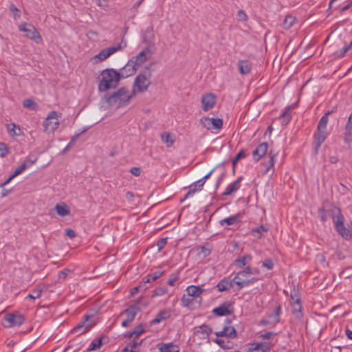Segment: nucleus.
<instances>
[{"label": "nucleus", "instance_id": "57", "mask_svg": "<svg viewBox=\"0 0 352 352\" xmlns=\"http://www.w3.org/2000/svg\"><path fill=\"white\" fill-rule=\"evenodd\" d=\"M190 296H188V295L186 296V295H184L182 297V299H181V301H182V303L184 306L185 307H188L190 305V304L191 303L192 300L190 299L189 298Z\"/></svg>", "mask_w": 352, "mask_h": 352}, {"label": "nucleus", "instance_id": "23", "mask_svg": "<svg viewBox=\"0 0 352 352\" xmlns=\"http://www.w3.org/2000/svg\"><path fill=\"white\" fill-rule=\"evenodd\" d=\"M148 52V49L146 48L140 52L135 57L132 58L133 59V61H135L138 67L144 63L148 58V56H147Z\"/></svg>", "mask_w": 352, "mask_h": 352}, {"label": "nucleus", "instance_id": "48", "mask_svg": "<svg viewBox=\"0 0 352 352\" xmlns=\"http://www.w3.org/2000/svg\"><path fill=\"white\" fill-rule=\"evenodd\" d=\"M141 342L138 343L135 341L132 342L128 346L125 347L122 352H136L134 349H135L138 345L140 344Z\"/></svg>", "mask_w": 352, "mask_h": 352}, {"label": "nucleus", "instance_id": "62", "mask_svg": "<svg viewBox=\"0 0 352 352\" xmlns=\"http://www.w3.org/2000/svg\"><path fill=\"white\" fill-rule=\"evenodd\" d=\"M275 335V333H274L273 332H266L265 333H263L261 334L259 338H261L263 339H267V340H270L272 338H273V336Z\"/></svg>", "mask_w": 352, "mask_h": 352}, {"label": "nucleus", "instance_id": "54", "mask_svg": "<svg viewBox=\"0 0 352 352\" xmlns=\"http://www.w3.org/2000/svg\"><path fill=\"white\" fill-rule=\"evenodd\" d=\"M87 131V129H84L80 133L75 134L69 143V146H72L74 142L79 138L80 135Z\"/></svg>", "mask_w": 352, "mask_h": 352}, {"label": "nucleus", "instance_id": "14", "mask_svg": "<svg viewBox=\"0 0 352 352\" xmlns=\"http://www.w3.org/2000/svg\"><path fill=\"white\" fill-rule=\"evenodd\" d=\"M135 61L133 59H131L126 65L121 69V77H128L132 76L138 69Z\"/></svg>", "mask_w": 352, "mask_h": 352}, {"label": "nucleus", "instance_id": "4", "mask_svg": "<svg viewBox=\"0 0 352 352\" xmlns=\"http://www.w3.org/2000/svg\"><path fill=\"white\" fill-rule=\"evenodd\" d=\"M330 212L337 232L342 237H346L348 236V230L344 225V217L342 214L340 208L333 207L331 209Z\"/></svg>", "mask_w": 352, "mask_h": 352}, {"label": "nucleus", "instance_id": "37", "mask_svg": "<svg viewBox=\"0 0 352 352\" xmlns=\"http://www.w3.org/2000/svg\"><path fill=\"white\" fill-rule=\"evenodd\" d=\"M163 272L161 271H156L153 272L152 274L147 275L145 278H144V281L145 283H151L155 281L158 278H160L162 275Z\"/></svg>", "mask_w": 352, "mask_h": 352}, {"label": "nucleus", "instance_id": "42", "mask_svg": "<svg viewBox=\"0 0 352 352\" xmlns=\"http://www.w3.org/2000/svg\"><path fill=\"white\" fill-rule=\"evenodd\" d=\"M331 210L326 211L323 208L318 209V217L322 222H325L327 220L328 215H331Z\"/></svg>", "mask_w": 352, "mask_h": 352}, {"label": "nucleus", "instance_id": "33", "mask_svg": "<svg viewBox=\"0 0 352 352\" xmlns=\"http://www.w3.org/2000/svg\"><path fill=\"white\" fill-rule=\"evenodd\" d=\"M143 40L145 43H151L153 42L154 40V33L153 28H148L145 31V33L143 36Z\"/></svg>", "mask_w": 352, "mask_h": 352}, {"label": "nucleus", "instance_id": "12", "mask_svg": "<svg viewBox=\"0 0 352 352\" xmlns=\"http://www.w3.org/2000/svg\"><path fill=\"white\" fill-rule=\"evenodd\" d=\"M272 344L270 342H254L249 344L250 352H267L270 349Z\"/></svg>", "mask_w": 352, "mask_h": 352}, {"label": "nucleus", "instance_id": "9", "mask_svg": "<svg viewBox=\"0 0 352 352\" xmlns=\"http://www.w3.org/2000/svg\"><path fill=\"white\" fill-rule=\"evenodd\" d=\"M123 49L121 43L116 45H113L109 47L103 49L97 55L94 56V58L98 59L100 61L104 60L113 54Z\"/></svg>", "mask_w": 352, "mask_h": 352}, {"label": "nucleus", "instance_id": "58", "mask_svg": "<svg viewBox=\"0 0 352 352\" xmlns=\"http://www.w3.org/2000/svg\"><path fill=\"white\" fill-rule=\"evenodd\" d=\"M16 125L14 124H7V129L11 135H17L18 133L15 131Z\"/></svg>", "mask_w": 352, "mask_h": 352}, {"label": "nucleus", "instance_id": "25", "mask_svg": "<svg viewBox=\"0 0 352 352\" xmlns=\"http://www.w3.org/2000/svg\"><path fill=\"white\" fill-rule=\"evenodd\" d=\"M186 292L188 296L196 297L204 292V289L201 286L190 285L186 288Z\"/></svg>", "mask_w": 352, "mask_h": 352}, {"label": "nucleus", "instance_id": "1", "mask_svg": "<svg viewBox=\"0 0 352 352\" xmlns=\"http://www.w3.org/2000/svg\"><path fill=\"white\" fill-rule=\"evenodd\" d=\"M135 96V91L130 92L126 87H121L113 94L104 96V100L109 106L120 108L128 104L129 100Z\"/></svg>", "mask_w": 352, "mask_h": 352}, {"label": "nucleus", "instance_id": "24", "mask_svg": "<svg viewBox=\"0 0 352 352\" xmlns=\"http://www.w3.org/2000/svg\"><path fill=\"white\" fill-rule=\"evenodd\" d=\"M28 168L27 162H23L19 167H17L14 173L2 184V186L8 184L13 178L21 174L23 170H25Z\"/></svg>", "mask_w": 352, "mask_h": 352}, {"label": "nucleus", "instance_id": "41", "mask_svg": "<svg viewBox=\"0 0 352 352\" xmlns=\"http://www.w3.org/2000/svg\"><path fill=\"white\" fill-rule=\"evenodd\" d=\"M23 106L26 108H28V109H30L32 110H37L38 107L37 103L31 99L25 100L23 101Z\"/></svg>", "mask_w": 352, "mask_h": 352}, {"label": "nucleus", "instance_id": "32", "mask_svg": "<svg viewBox=\"0 0 352 352\" xmlns=\"http://www.w3.org/2000/svg\"><path fill=\"white\" fill-rule=\"evenodd\" d=\"M55 209L56 210V212L62 217L68 215L69 214V209L68 206L65 204H63L61 205L56 204L55 206Z\"/></svg>", "mask_w": 352, "mask_h": 352}, {"label": "nucleus", "instance_id": "10", "mask_svg": "<svg viewBox=\"0 0 352 352\" xmlns=\"http://www.w3.org/2000/svg\"><path fill=\"white\" fill-rule=\"evenodd\" d=\"M58 124L57 113L54 111H51L44 122L45 130L53 131L58 127Z\"/></svg>", "mask_w": 352, "mask_h": 352}, {"label": "nucleus", "instance_id": "39", "mask_svg": "<svg viewBox=\"0 0 352 352\" xmlns=\"http://www.w3.org/2000/svg\"><path fill=\"white\" fill-rule=\"evenodd\" d=\"M161 138L168 147L171 146L175 141L174 138L169 133L162 134Z\"/></svg>", "mask_w": 352, "mask_h": 352}, {"label": "nucleus", "instance_id": "19", "mask_svg": "<svg viewBox=\"0 0 352 352\" xmlns=\"http://www.w3.org/2000/svg\"><path fill=\"white\" fill-rule=\"evenodd\" d=\"M139 311H140V307L138 304H133L127 308L124 313L126 315V319L132 322Z\"/></svg>", "mask_w": 352, "mask_h": 352}, {"label": "nucleus", "instance_id": "5", "mask_svg": "<svg viewBox=\"0 0 352 352\" xmlns=\"http://www.w3.org/2000/svg\"><path fill=\"white\" fill-rule=\"evenodd\" d=\"M151 72L149 69H145L137 76L135 79L134 85L137 87L139 92H144L148 89L151 84Z\"/></svg>", "mask_w": 352, "mask_h": 352}, {"label": "nucleus", "instance_id": "44", "mask_svg": "<svg viewBox=\"0 0 352 352\" xmlns=\"http://www.w3.org/2000/svg\"><path fill=\"white\" fill-rule=\"evenodd\" d=\"M274 157H275V155L272 154V152L270 151V160L267 162V168L265 170V173L270 172V170L273 168V166L274 165Z\"/></svg>", "mask_w": 352, "mask_h": 352}, {"label": "nucleus", "instance_id": "47", "mask_svg": "<svg viewBox=\"0 0 352 352\" xmlns=\"http://www.w3.org/2000/svg\"><path fill=\"white\" fill-rule=\"evenodd\" d=\"M198 331L208 336L212 333V328L207 324H202Z\"/></svg>", "mask_w": 352, "mask_h": 352}, {"label": "nucleus", "instance_id": "46", "mask_svg": "<svg viewBox=\"0 0 352 352\" xmlns=\"http://www.w3.org/2000/svg\"><path fill=\"white\" fill-rule=\"evenodd\" d=\"M247 278V274L243 271H240L236 273L235 277L233 278V282L236 284V281H242Z\"/></svg>", "mask_w": 352, "mask_h": 352}, {"label": "nucleus", "instance_id": "49", "mask_svg": "<svg viewBox=\"0 0 352 352\" xmlns=\"http://www.w3.org/2000/svg\"><path fill=\"white\" fill-rule=\"evenodd\" d=\"M42 290L39 288H36L34 290H32V293L28 294V298H30L31 299H36L38 298L41 296Z\"/></svg>", "mask_w": 352, "mask_h": 352}, {"label": "nucleus", "instance_id": "56", "mask_svg": "<svg viewBox=\"0 0 352 352\" xmlns=\"http://www.w3.org/2000/svg\"><path fill=\"white\" fill-rule=\"evenodd\" d=\"M262 266L268 270H271L274 267V262L272 259H267L263 263Z\"/></svg>", "mask_w": 352, "mask_h": 352}, {"label": "nucleus", "instance_id": "50", "mask_svg": "<svg viewBox=\"0 0 352 352\" xmlns=\"http://www.w3.org/2000/svg\"><path fill=\"white\" fill-rule=\"evenodd\" d=\"M214 342L217 344H218L221 348L230 349V346H229L230 342L229 341H226L224 339L216 338L214 340Z\"/></svg>", "mask_w": 352, "mask_h": 352}, {"label": "nucleus", "instance_id": "6", "mask_svg": "<svg viewBox=\"0 0 352 352\" xmlns=\"http://www.w3.org/2000/svg\"><path fill=\"white\" fill-rule=\"evenodd\" d=\"M94 324L93 316L85 315L82 320L74 327L72 331L77 335H80L87 332Z\"/></svg>", "mask_w": 352, "mask_h": 352}, {"label": "nucleus", "instance_id": "11", "mask_svg": "<svg viewBox=\"0 0 352 352\" xmlns=\"http://www.w3.org/2000/svg\"><path fill=\"white\" fill-rule=\"evenodd\" d=\"M201 124L208 129H220L223 126V120L220 118L204 117L200 120Z\"/></svg>", "mask_w": 352, "mask_h": 352}, {"label": "nucleus", "instance_id": "53", "mask_svg": "<svg viewBox=\"0 0 352 352\" xmlns=\"http://www.w3.org/2000/svg\"><path fill=\"white\" fill-rule=\"evenodd\" d=\"M135 304H138L141 309L142 307H146L148 305V300L147 299L140 298L137 300Z\"/></svg>", "mask_w": 352, "mask_h": 352}, {"label": "nucleus", "instance_id": "30", "mask_svg": "<svg viewBox=\"0 0 352 352\" xmlns=\"http://www.w3.org/2000/svg\"><path fill=\"white\" fill-rule=\"evenodd\" d=\"M252 260V256L250 254L244 255L235 261L236 266L242 268L245 266Z\"/></svg>", "mask_w": 352, "mask_h": 352}, {"label": "nucleus", "instance_id": "36", "mask_svg": "<svg viewBox=\"0 0 352 352\" xmlns=\"http://www.w3.org/2000/svg\"><path fill=\"white\" fill-rule=\"evenodd\" d=\"M144 331V329L143 326L142 324H140L137 326L133 331L128 333V334L126 335V336L129 338H132L134 336V338H136L140 335H141Z\"/></svg>", "mask_w": 352, "mask_h": 352}, {"label": "nucleus", "instance_id": "22", "mask_svg": "<svg viewBox=\"0 0 352 352\" xmlns=\"http://www.w3.org/2000/svg\"><path fill=\"white\" fill-rule=\"evenodd\" d=\"M212 313L217 316H223L230 314L232 311L229 309L227 303H223L221 306L214 308L212 310Z\"/></svg>", "mask_w": 352, "mask_h": 352}, {"label": "nucleus", "instance_id": "38", "mask_svg": "<svg viewBox=\"0 0 352 352\" xmlns=\"http://www.w3.org/2000/svg\"><path fill=\"white\" fill-rule=\"evenodd\" d=\"M352 135V113L349 116L348 122L345 126V139L350 138Z\"/></svg>", "mask_w": 352, "mask_h": 352}, {"label": "nucleus", "instance_id": "18", "mask_svg": "<svg viewBox=\"0 0 352 352\" xmlns=\"http://www.w3.org/2000/svg\"><path fill=\"white\" fill-rule=\"evenodd\" d=\"M292 299L293 300V301H291V305L292 307V311L296 318L300 319L302 317L300 300L299 298L294 300L293 296H292Z\"/></svg>", "mask_w": 352, "mask_h": 352}, {"label": "nucleus", "instance_id": "2", "mask_svg": "<svg viewBox=\"0 0 352 352\" xmlns=\"http://www.w3.org/2000/svg\"><path fill=\"white\" fill-rule=\"evenodd\" d=\"M121 78L120 72L113 69H106L103 70L100 75V82L98 90L100 91H106L107 90L115 88Z\"/></svg>", "mask_w": 352, "mask_h": 352}, {"label": "nucleus", "instance_id": "28", "mask_svg": "<svg viewBox=\"0 0 352 352\" xmlns=\"http://www.w3.org/2000/svg\"><path fill=\"white\" fill-rule=\"evenodd\" d=\"M233 283V280L229 281L226 279H223L217 284V287L219 292L227 291L232 287Z\"/></svg>", "mask_w": 352, "mask_h": 352}, {"label": "nucleus", "instance_id": "64", "mask_svg": "<svg viewBox=\"0 0 352 352\" xmlns=\"http://www.w3.org/2000/svg\"><path fill=\"white\" fill-rule=\"evenodd\" d=\"M130 173L135 176H139L141 173V170L138 167H133L131 168Z\"/></svg>", "mask_w": 352, "mask_h": 352}, {"label": "nucleus", "instance_id": "16", "mask_svg": "<svg viewBox=\"0 0 352 352\" xmlns=\"http://www.w3.org/2000/svg\"><path fill=\"white\" fill-rule=\"evenodd\" d=\"M252 63L249 60H239L238 61V68L242 75L249 74L252 69Z\"/></svg>", "mask_w": 352, "mask_h": 352}, {"label": "nucleus", "instance_id": "21", "mask_svg": "<svg viewBox=\"0 0 352 352\" xmlns=\"http://www.w3.org/2000/svg\"><path fill=\"white\" fill-rule=\"evenodd\" d=\"M242 179V177H240L236 181L230 184L226 188V191L223 193V195L228 196L235 192L240 188V182Z\"/></svg>", "mask_w": 352, "mask_h": 352}, {"label": "nucleus", "instance_id": "63", "mask_svg": "<svg viewBox=\"0 0 352 352\" xmlns=\"http://www.w3.org/2000/svg\"><path fill=\"white\" fill-rule=\"evenodd\" d=\"M237 16L239 19L242 21H246L248 19L246 14L241 10L238 11Z\"/></svg>", "mask_w": 352, "mask_h": 352}, {"label": "nucleus", "instance_id": "15", "mask_svg": "<svg viewBox=\"0 0 352 352\" xmlns=\"http://www.w3.org/2000/svg\"><path fill=\"white\" fill-rule=\"evenodd\" d=\"M214 333L217 337L234 338L237 336L236 329L231 326L225 327L222 331H217Z\"/></svg>", "mask_w": 352, "mask_h": 352}, {"label": "nucleus", "instance_id": "29", "mask_svg": "<svg viewBox=\"0 0 352 352\" xmlns=\"http://www.w3.org/2000/svg\"><path fill=\"white\" fill-rule=\"evenodd\" d=\"M204 184L202 182H199V180L194 183L192 186H190V189L185 195L184 199H187L189 196L192 195L197 191L201 190Z\"/></svg>", "mask_w": 352, "mask_h": 352}, {"label": "nucleus", "instance_id": "45", "mask_svg": "<svg viewBox=\"0 0 352 352\" xmlns=\"http://www.w3.org/2000/svg\"><path fill=\"white\" fill-rule=\"evenodd\" d=\"M167 293V288L165 287H159L155 289L153 292V294L151 295L152 298H154L157 296H162Z\"/></svg>", "mask_w": 352, "mask_h": 352}, {"label": "nucleus", "instance_id": "35", "mask_svg": "<svg viewBox=\"0 0 352 352\" xmlns=\"http://www.w3.org/2000/svg\"><path fill=\"white\" fill-rule=\"evenodd\" d=\"M258 278H252L248 279L246 278L245 280L242 281H236V285L239 287V289H241V288L248 286L250 284L254 283L255 281H257Z\"/></svg>", "mask_w": 352, "mask_h": 352}, {"label": "nucleus", "instance_id": "52", "mask_svg": "<svg viewBox=\"0 0 352 352\" xmlns=\"http://www.w3.org/2000/svg\"><path fill=\"white\" fill-rule=\"evenodd\" d=\"M267 231V228H266L265 226H261L260 227L258 228H256L255 229H253L252 230V232L253 233H258L259 235L258 236V238H261V236H262V234L263 232H266Z\"/></svg>", "mask_w": 352, "mask_h": 352}, {"label": "nucleus", "instance_id": "27", "mask_svg": "<svg viewBox=\"0 0 352 352\" xmlns=\"http://www.w3.org/2000/svg\"><path fill=\"white\" fill-rule=\"evenodd\" d=\"M159 350L160 352H179L178 347L171 342L160 344Z\"/></svg>", "mask_w": 352, "mask_h": 352}, {"label": "nucleus", "instance_id": "34", "mask_svg": "<svg viewBox=\"0 0 352 352\" xmlns=\"http://www.w3.org/2000/svg\"><path fill=\"white\" fill-rule=\"evenodd\" d=\"M295 21V16L291 14H287L283 22V28L286 30L289 29L293 25Z\"/></svg>", "mask_w": 352, "mask_h": 352}, {"label": "nucleus", "instance_id": "59", "mask_svg": "<svg viewBox=\"0 0 352 352\" xmlns=\"http://www.w3.org/2000/svg\"><path fill=\"white\" fill-rule=\"evenodd\" d=\"M8 148L6 144L0 143V157H4L8 153Z\"/></svg>", "mask_w": 352, "mask_h": 352}, {"label": "nucleus", "instance_id": "8", "mask_svg": "<svg viewBox=\"0 0 352 352\" xmlns=\"http://www.w3.org/2000/svg\"><path fill=\"white\" fill-rule=\"evenodd\" d=\"M24 322V317L19 313L8 314L3 318V324L6 327L21 325Z\"/></svg>", "mask_w": 352, "mask_h": 352}, {"label": "nucleus", "instance_id": "3", "mask_svg": "<svg viewBox=\"0 0 352 352\" xmlns=\"http://www.w3.org/2000/svg\"><path fill=\"white\" fill-rule=\"evenodd\" d=\"M333 111V110H331L325 113L318 122L317 132L314 134V144L316 152L327 136V126L329 120L328 116L332 113Z\"/></svg>", "mask_w": 352, "mask_h": 352}, {"label": "nucleus", "instance_id": "17", "mask_svg": "<svg viewBox=\"0 0 352 352\" xmlns=\"http://www.w3.org/2000/svg\"><path fill=\"white\" fill-rule=\"evenodd\" d=\"M281 313V307L280 305H277L273 313L269 315V320H262V323L268 324V323H274L276 324L280 321L279 316Z\"/></svg>", "mask_w": 352, "mask_h": 352}, {"label": "nucleus", "instance_id": "61", "mask_svg": "<svg viewBox=\"0 0 352 352\" xmlns=\"http://www.w3.org/2000/svg\"><path fill=\"white\" fill-rule=\"evenodd\" d=\"M10 9L13 12V15H14V19L19 18V16H20V14H19L20 11H19V10L17 8H16L14 5H11Z\"/></svg>", "mask_w": 352, "mask_h": 352}, {"label": "nucleus", "instance_id": "20", "mask_svg": "<svg viewBox=\"0 0 352 352\" xmlns=\"http://www.w3.org/2000/svg\"><path fill=\"white\" fill-rule=\"evenodd\" d=\"M268 145L265 142L260 144L257 148L252 152L253 156H258L256 161H258L263 156H264L267 151Z\"/></svg>", "mask_w": 352, "mask_h": 352}, {"label": "nucleus", "instance_id": "26", "mask_svg": "<svg viewBox=\"0 0 352 352\" xmlns=\"http://www.w3.org/2000/svg\"><path fill=\"white\" fill-rule=\"evenodd\" d=\"M241 217V214H236L235 215H233L232 217L223 219L220 221V224L221 226H223L224 223H226L228 226L233 225L240 221V219Z\"/></svg>", "mask_w": 352, "mask_h": 352}, {"label": "nucleus", "instance_id": "7", "mask_svg": "<svg viewBox=\"0 0 352 352\" xmlns=\"http://www.w3.org/2000/svg\"><path fill=\"white\" fill-rule=\"evenodd\" d=\"M19 29L20 31L25 32L26 36L34 41L36 43L41 42V36L34 25L24 23L19 26Z\"/></svg>", "mask_w": 352, "mask_h": 352}, {"label": "nucleus", "instance_id": "60", "mask_svg": "<svg viewBox=\"0 0 352 352\" xmlns=\"http://www.w3.org/2000/svg\"><path fill=\"white\" fill-rule=\"evenodd\" d=\"M352 48V41L349 43V45L346 47H344L342 48V52L340 54H338L337 57H342L344 55L350 50Z\"/></svg>", "mask_w": 352, "mask_h": 352}, {"label": "nucleus", "instance_id": "55", "mask_svg": "<svg viewBox=\"0 0 352 352\" xmlns=\"http://www.w3.org/2000/svg\"><path fill=\"white\" fill-rule=\"evenodd\" d=\"M167 243V239L166 238H162L160 239L157 243V246L158 248V251H161L162 248L166 245Z\"/></svg>", "mask_w": 352, "mask_h": 352}, {"label": "nucleus", "instance_id": "51", "mask_svg": "<svg viewBox=\"0 0 352 352\" xmlns=\"http://www.w3.org/2000/svg\"><path fill=\"white\" fill-rule=\"evenodd\" d=\"M245 153L244 151H241L236 155V157H234V159L232 161V167H233V170L234 171V169H235V166L236 164V163L239 162V160H241V158H243L245 157Z\"/></svg>", "mask_w": 352, "mask_h": 352}, {"label": "nucleus", "instance_id": "43", "mask_svg": "<svg viewBox=\"0 0 352 352\" xmlns=\"http://www.w3.org/2000/svg\"><path fill=\"white\" fill-rule=\"evenodd\" d=\"M102 338H100L98 339L94 340L91 342L89 345V350H97L100 348L102 346Z\"/></svg>", "mask_w": 352, "mask_h": 352}, {"label": "nucleus", "instance_id": "40", "mask_svg": "<svg viewBox=\"0 0 352 352\" xmlns=\"http://www.w3.org/2000/svg\"><path fill=\"white\" fill-rule=\"evenodd\" d=\"M282 124L286 125L291 119V116L289 113V109L284 111L278 118Z\"/></svg>", "mask_w": 352, "mask_h": 352}, {"label": "nucleus", "instance_id": "13", "mask_svg": "<svg viewBox=\"0 0 352 352\" xmlns=\"http://www.w3.org/2000/svg\"><path fill=\"white\" fill-rule=\"evenodd\" d=\"M216 102V97L213 94L204 95L201 98L202 109L207 111L212 109Z\"/></svg>", "mask_w": 352, "mask_h": 352}, {"label": "nucleus", "instance_id": "31", "mask_svg": "<svg viewBox=\"0 0 352 352\" xmlns=\"http://www.w3.org/2000/svg\"><path fill=\"white\" fill-rule=\"evenodd\" d=\"M170 312L166 310L161 311L156 316L155 318H154L151 321V324H156L159 323L162 320H164L170 317Z\"/></svg>", "mask_w": 352, "mask_h": 352}]
</instances>
